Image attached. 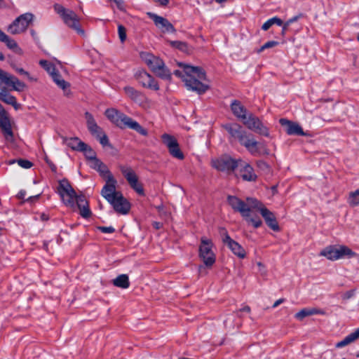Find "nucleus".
<instances>
[{
	"mask_svg": "<svg viewBox=\"0 0 359 359\" xmlns=\"http://www.w3.org/2000/svg\"><path fill=\"white\" fill-rule=\"evenodd\" d=\"M17 162L20 167L26 169L30 168L33 165V163L27 159L20 158L17 160Z\"/></svg>",
	"mask_w": 359,
	"mask_h": 359,
	"instance_id": "obj_45",
	"label": "nucleus"
},
{
	"mask_svg": "<svg viewBox=\"0 0 359 359\" xmlns=\"http://www.w3.org/2000/svg\"><path fill=\"white\" fill-rule=\"evenodd\" d=\"M113 207L115 212L121 215H126L129 212L131 205L130 202L123 196L122 193L118 194L113 201L109 202Z\"/></svg>",
	"mask_w": 359,
	"mask_h": 359,
	"instance_id": "obj_19",
	"label": "nucleus"
},
{
	"mask_svg": "<svg viewBox=\"0 0 359 359\" xmlns=\"http://www.w3.org/2000/svg\"><path fill=\"white\" fill-rule=\"evenodd\" d=\"M34 15L26 13L18 16L8 27V31L12 34H19L27 30L32 22Z\"/></svg>",
	"mask_w": 359,
	"mask_h": 359,
	"instance_id": "obj_8",
	"label": "nucleus"
},
{
	"mask_svg": "<svg viewBox=\"0 0 359 359\" xmlns=\"http://www.w3.org/2000/svg\"><path fill=\"white\" fill-rule=\"evenodd\" d=\"M97 171L100 173V176L106 178V180L109 178L110 175H112L104 163L97 168Z\"/></svg>",
	"mask_w": 359,
	"mask_h": 359,
	"instance_id": "obj_41",
	"label": "nucleus"
},
{
	"mask_svg": "<svg viewBox=\"0 0 359 359\" xmlns=\"http://www.w3.org/2000/svg\"><path fill=\"white\" fill-rule=\"evenodd\" d=\"M97 229L103 233H113L115 232V229L111 226H97Z\"/></svg>",
	"mask_w": 359,
	"mask_h": 359,
	"instance_id": "obj_48",
	"label": "nucleus"
},
{
	"mask_svg": "<svg viewBox=\"0 0 359 359\" xmlns=\"http://www.w3.org/2000/svg\"><path fill=\"white\" fill-rule=\"evenodd\" d=\"M147 15L163 32L175 33L176 32L175 28L168 19L151 12L147 13Z\"/></svg>",
	"mask_w": 359,
	"mask_h": 359,
	"instance_id": "obj_18",
	"label": "nucleus"
},
{
	"mask_svg": "<svg viewBox=\"0 0 359 359\" xmlns=\"http://www.w3.org/2000/svg\"><path fill=\"white\" fill-rule=\"evenodd\" d=\"M45 160H46V163L48 165L50 169L51 170V171L54 173H56L57 170V166L48 158H46Z\"/></svg>",
	"mask_w": 359,
	"mask_h": 359,
	"instance_id": "obj_51",
	"label": "nucleus"
},
{
	"mask_svg": "<svg viewBox=\"0 0 359 359\" xmlns=\"http://www.w3.org/2000/svg\"><path fill=\"white\" fill-rule=\"evenodd\" d=\"M87 128L92 135L102 133V129L97 124L93 116L88 111L85 113Z\"/></svg>",
	"mask_w": 359,
	"mask_h": 359,
	"instance_id": "obj_28",
	"label": "nucleus"
},
{
	"mask_svg": "<svg viewBox=\"0 0 359 359\" xmlns=\"http://www.w3.org/2000/svg\"><path fill=\"white\" fill-rule=\"evenodd\" d=\"M285 302V299H279L276 300L274 304H273V308L277 307L278 305H280L281 303Z\"/></svg>",
	"mask_w": 359,
	"mask_h": 359,
	"instance_id": "obj_61",
	"label": "nucleus"
},
{
	"mask_svg": "<svg viewBox=\"0 0 359 359\" xmlns=\"http://www.w3.org/2000/svg\"><path fill=\"white\" fill-rule=\"evenodd\" d=\"M233 114L243 123L248 118L247 109L238 100H233L230 104Z\"/></svg>",
	"mask_w": 359,
	"mask_h": 359,
	"instance_id": "obj_24",
	"label": "nucleus"
},
{
	"mask_svg": "<svg viewBox=\"0 0 359 359\" xmlns=\"http://www.w3.org/2000/svg\"><path fill=\"white\" fill-rule=\"evenodd\" d=\"M53 8L68 27L81 36L85 34L84 30L81 27L79 18L74 11L67 9L59 4H55Z\"/></svg>",
	"mask_w": 359,
	"mask_h": 359,
	"instance_id": "obj_5",
	"label": "nucleus"
},
{
	"mask_svg": "<svg viewBox=\"0 0 359 359\" xmlns=\"http://www.w3.org/2000/svg\"><path fill=\"white\" fill-rule=\"evenodd\" d=\"M239 159L236 160L229 156L224 155L219 158L212 159L211 165L221 172H233L239 166Z\"/></svg>",
	"mask_w": 359,
	"mask_h": 359,
	"instance_id": "obj_9",
	"label": "nucleus"
},
{
	"mask_svg": "<svg viewBox=\"0 0 359 359\" xmlns=\"http://www.w3.org/2000/svg\"><path fill=\"white\" fill-rule=\"evenodd\" d=\"M355 294V290H348V291H346L344 294H343V299H351V297H353Z\"/></svg>",
	"mask_w": 359,
	"mask_h": 359,
	"instance_id": "obj_52",
	"label": "nucleus"
},
{
	"mask_svg": "<svg viewBox=\"0 0 359 359\" xmlns=\"http://www.w3.org/2000/svg\"><path fill=\"white\" fill-rule=\"evenodd\" d=\"M183 70L176 69L173 74L182 79L187 88L194 91L198 95L205 93L209 89V85L205 83L207 81L205 72L201 67L179 63Z\"/></svg>",
	"mask_w": 359,
	"mask_h": 359,
	"instance_id": "obj_1",
	"label": "nucleus"
},
{
	"mask_svg": "<svg viewBox=\"0 0 359 359\" xmlns=\"http://www.w3.org/2000/svg\"><path fill=\"white\" fill-rule=\"evenodd\" d=\"M278 45V42L276 41H269L265 43L261 48L258 50V53L262 52L264 50L273 48L276 46Z\"/></svg>",
	"mask_w": 359,
	"mask_h": 359,
	"instance_id": "obj_46",
	"label": "nucleus"
},
{
	"mask_svg": "<svg viewBox=\"0 0 359 359\" xmlns=\"http://www.w3.org/2000/svg\"><path fill=\"white\" fill-rule=\"evenodd\" d=\"M12 67L15 70V72L17 73H18L19 74L24 75V76H27L29 80L32 79V78L30 76L29 72L25 71L22 68H19V67H15L14 65H12Z\"/></svg>",
	"mask_w": 359,
	"mask_h": 359,
	"instance_id": "obj_49",
	"label": "nucleus"
},
{
	"mask_svg": "<svg viewBox=\"0 0 359 359\" xmlns=\"http://www.w3.org/2000/svg\"><path fill=\"white\" fill-rule=\"evenodd\" d=\"M142 58L153 72L161 67H162L164 63L160 57H156L152 54L147 53Z\"/></svg>",
	"mask_w": 359,
	"mask_h": 359,
	"instance_id": "obj_27",
	"label": "nucleus"
},
{
	"mask_svg": "<svg viewBox=\"0 0 359 359\" xmlns=\"http://www.w3.org/2000/svg\"><path fill=\"white\" fill-rule=\"evenodd\" d=\"M127 96L134 102L142 104L144 102L146 97L144 94L131 86H126L123 88Z\"/></svg>",
	"mask_w": 359,
	"mask_h": 359,
	"instance_id": "obj_25",
	"label": "nucleus"
},
{
	"mask_svg": "<svg viewBox=\"0 0 359 359\" xmlns=\"http://www.w3.org/2000/svg\"><path fill=\"white\" fill-rule=\"evenodd\" d=\"M51 77H52L53 81L58 86V87H60L62 90H66L67 88L69 87V83L68 82H67L66 81H65L62 78V76L59 74L58 71L55 72L51 76Z\"/></svg>",
	"mask_w": 359,
	"mask_h": 359,
	"instance_id": "obj_35",
	"label": "nucleus"
},
{
	"mask_svg": "<svg viewBox=\"0 0 359 359\" xmlns=\"http://www.w3.org/2000/svg\"><path fill=\"white\" fill-rule=\"evenodd\" d=\"M156 3H158L162 6H166L169 2L170 0H153Z\"/></svg>",
	"mask_w": 359,
	"mask_h": 359,
	"instance_id": "obj_60",
	"label": "nucleus"
},
{
	"mask_svg": "<svg viewBox=\"0 0 359 359\" xmlns=\"http://www.w3.org/2000/svg\"><path fill=\"white\" fill-rule=\"evenodd\" d=\"M80 151L83 152L86 157L90 161H91L93 159V158L96 157V154L94 151V150L90 146H88L87 144H86V147L85 149L80 150Z\"/></svg>",
	"mask_w": 359,
	"mask_h": 359,
	"instance_id": "obj_42",
	"label": "nucleus"
},
{
	"mask_svg": "<svg viewBox=\"0 0 359 359\" xmlns=\"http://www.w3.org/2000/svg\"><path fill=\"white\" fill-rule=\"evenodd\" d=\"M359 338V327L354 332L348 334L343 340L337 342L335 345L336 348H340L355 341Z\"/></svg>",
	"mask_w": 359,
	"mask_h": 359,
	"instance_id": "obj_31",
	"label": "nucleus"
},
{
	"mask_svg": "<svg viewBox=\"0 0 359 359\" xmlns=\"http://www.w3.org/2000/svg\"><path fill=\"white\" fill-rule=\"evenodd\" d=\"M112 1H114L116 6H117V8L120 10V11H124L125 8H124V5H123V0H112Z\"/></svg>",
	"mask_w": 359,
	"mask_h": 359,
	"instance_id": "obj_56",
	"label": "nucleus"
},
{
	"mask_svg": "<svg viewBox=\"0 0 359 359\" xmlns=\"http://www.w3.org/2000/svg\"><path fill=\"white\" fill-rule=\"evenodd\" d=\"M222 127L227 131L229 142H238L253 156L259 154V142L254 138V135L248 133L241 125L237 123H227Z\"/></svg>",
	"mask_w": 359,
	"mask_h": 359,
	"instance_id": "obj_3",
	"label": "nucleus"
},
{
	"mask_svg": "<svg viewBox=\"0 0 359 359\" xmlns=\"http://www.w3.org/2000/svg\"><path fill=\"white\" fill-rule=\"evenodd\" d=\"M272 21L271 19H269L266 20L262 26V29L264 31L268 30L271 26H272Z\"/></svg>",
	"mask_w": 359,
	"mask_h": 359,
	"instance_id": "obj_55",
	"label": "nucleus"
},
{
	"mask_svg": "<svg viewBox=\"0 0 359 359\" xmlns=\"http://www.w3.org/2000/svg\"><path fill=\"white\" fill-rule=\"evenodd\" d=\"M227 203L235 212H238L243 217H247L249 215L250 208L248 207L245 201H242L236 196L229 195L227 196Z\"/></svg>",
	"mask_w": 359,
	"mask_h": 359,
	"instance_id": "obj_17",
	"label": "nucleus"
},
{
	"mask_svg": "<svg viewBox=\"0 0 359 359\" xmlns=\"http://www.w3.org/2000/svg\"><path fill=\"white\" fill-rule=\"evenodd\" d=\"M290 25L285 22V23H283V25H282V32H281V34L283 36H285V32L287 31V29H288Z\"/></svg>",
	"mask_w": 359,
	"mask_h": 359,
	"instance_id": "obj_59",
	"label": "nucleus"
},
{
	"mask_svg": "<svg viewBox=\"0 0 359 359\" xmlns=\"http://www.w3.org/2000/svg\"><path fill=\"white\" fill-rule=\"evenodd\" d=\"M162 224L160 223V222H154L153 223V226L156 229H159L161 227Z\"/></svg>",
	"mask_w": 359,
	"mask_h": 359,
	"instance_id": "obj_62",
	"label": "nucleus"
},
{
	"mask_svg": "<svg viewBox=\"0 0 359 359\" xmlns=\"http://www.w3.org/2000/svg\"><path fill=\"white\" fill-rule=\"evenodd\" d=\"M213 243L210 239L205 237L201 238L199 246V257L207 267L212 266L216 260L215 255L212 251Z\"/></svg>",
	"mask_w": 359,
	"mask_h": 359,
	"instance_id": "obj_7",
	"label": "nucleus"
},
{
	"mask_svg": "<svg viewBox=\"0 0 359 359\" xmlns=\"http://www.w3.org/2000/svg\"><path fill=\"white\" fill-rule=\"evenodd\" d=\"M41 219L43 221H47V220H48V219H49V217H48V216L46 214H45V213H42V214L41 215Z\"/></svg>",
	"mask_w": 359,
	"mask_h": 359,
	"instance_id": "obj_64",
	"label": "nucleus"
},
{
	"mask_svg": "<svg viewBox=\"0 0 359 359\" xmlns=\"http://www.w3.org/2000/svg\"><path fill=\"white\" fill-rule=\"evenodd\" d=\"M27 194V192L24 189H21L18 194H17V197L19 198V199H25V197Z\"/></svg>",
	"mask_w": 359,
	"mask_h": 359,
	"instance_id": "obj_58",
	"label": "nucleus"
},
{
	"mask_svg": "<svg viewBox=\"0 0 359 359\" xmlns=\"http://www.w3.org/2000/svg\"><path fill=\"white\" fill-rule=\"evenodd\" d=\"M256 164H257V168L259 170H261L262 171H264L265 172H267L269 171V166L266 163V162H265L264 161L259 160L257 161Z\"/></svg>",
	"mask_w": 359,
	"mask_h": 359,
	"instance_id": "obj_47",
	"label": "nucleus"
},
{
	"mask_svg": "<svg viewBox=\"0 0 359 359\" xmlns=\"http://www.w3.org/2000/svg\"><path fill=\"white\" fill-rule=\"evenodd\" d=\"M320 255L325 257L329 260L336 261L345 257L352 258L357 254L346 245H330L321 250Z\"/></svg>",
	"mask_w": 359,
	"mask_h": 359,
	"instance_id": "obj_6",
	"label": "nucleus"
},
{
	"mask_svg": "<svg viewBox=\"0 0 359 359\" xmlns=\"http://www.w3.org/2000/svg\"><path fill=\"white\" fill-rule=\"evenodd\" d=\"M325 315V312L323 309L317 308H304L295 314V318L299 320H303L305 317L312 315Z\"/></svg>",
	"mask_w": 359,
	"mask_h": 359,
	"instance_id": "obj_29",
	"label": "nucleus"
},
{
	"mask_svg": "<svg viewBox=\"0 0 359 359\" xmlns=\"http://www.w3.org/2000/svg\"><path fill=\"white\" fill-rule=\"evenodd\" d=\"M259 212L263 217L266 224L270 229L274 231H280V226L273 212H272L266 207H261L259 208Z\"/></svg>",
	"mask_w": 359,
	"mask_h": 359,
	"instance_id": "obj_22",
	"label": "nucleus"
},
{
	"mask_svg": "<svg viewBox=\"0 0 359 359\" xmlns=\"http://www.w3.org/2000/svg\"><path fill=\"white\" fill-rule=\"evenodd\" d=\"M168 43L172 47L183 53H188L190 51L189 46L186 42L181 41H169Z\"/></svg>",
	"mask_w": 359,
	"mask_h": 359,
	"instance_id": "obj_36",
	"label": "nucleus"
},
{
	"mask_svg": "<svg viewBox=\"0 0 359 359\" xmlns=\"http://www.w3.org/2000/svg\"><path fill=\"white\" fill-rule=\"evenodd\" d=\"M240 172L242 179L244 181L248 182H255L257 175L255 174L253 168L245 162H243L241 159H239Z\"/></svg>",
	"mask_w": 359,
	"mask_h": 359,
	"instance_id": "obj_23",
	"label": "nucleus"
},
{
	"mask_svg": "<svg viewBox=\"0 0 359 359\" xmlns=\"http://www.w3.org/2000/svg\"><path fill=\"white\" fill-rule=\"evenodd\" d=\"M219 233L222 236L223 243L225 244L236 256L240 259H244L246 257V252L244 248L238 242L230 237L225 228H221Z\"/></svg>",
	"mask_w": 359,
	"mask_h": 359,
	"instance_id": "obj_11",
	"label": "nucleus"
},
{
	"mask_svg": "<svg viewBox=\"0 0 359 359\" xmlns=\"http://www.w3.org/2000/svg\"><path fill=\"white\" fill-rule=\"evenodd\" d=\"M161 139L163 144L168 147V151L172 157L179 160H183L184 158V155L180 148L177 140L174 136L165 133L161 136Z\"/></svg>",
	"mask_w": 359,
	"mask_h": 359,
	"instance_id": "obj_13",
	"label": "nucleus"
},
{
	"mask_svg": "<svg viewBox=\"0 0 359 359\" xmlns=\"http://www.w3.org/2000/svg\"><path fill=\"white\" fill-rule=\"evenodd\" d=\"M119 169L130 187L139 195L144 196V191L143 187L142 184L138 182V177L135 171L130 167L123 165L119 166Z\"/></svg>",
	"mask_w": 359,
	"mask_h": 359,
	"instance_id": "obj_12",
	"label": "nucleus"
},
{
	"mask_svg": "<svg viewBox=\"0 0 359 359\" xmlns=\"http://www.w3.org/2000/svg\"><path fill=\"white\" fill-rule=\"evenodd\" d=\"M1 84L19 92L22 91L26 87L25 83L20 81L16 76L0 69V85Z\"/></svg>",
	"mask_w": 359,
	"mask_h": 359,
	"instance_id": "obj_14",
	"label": "nucleus"
},
{
	"mask_svg": "<svg viewBox=\"0 0 359 359\" xmlns=\"http://www.w3.org/2000/svg\"><path fill=\"white\" fill-rule=\"evenodd\" d=\"M113 284L120 288L126 289L130 286L128 276L126 274H121L112 280Z\"/></svg>",
	"mask_w": 359,
	"mask_h": 359,
	"instance_id": "obj_33",
	"label": "nucleus"
},
{
	"mask_svg": "<svg viewBox=\"0 0 359 359\" xmlns=\"http://www.w3.org/2000/svg\"><path fill=\"white\" fill-rule=\"evenodd\" d=\"M243 123L251 131L264 137L269 136V128L262 123L259 117L252 113L248 114V118Z\"/></svg>",
	"mask_w": 359,
	"mask_h": 359,
	"instance_id": "obj_10",
	"label": "nucleus"
},
{
	"mask_svg": "<svg viewBox=\"0 0 359 359\" xmlns=\"http://www.w3.org/2000/svg\"><path fill=\"white\" fill-rule=\"evenodd\" d=\"M57 194L66 206L73 210L77 207L80 210V215L83 218L87 219L90 217L92 213L85 196L76 195V191L66 178L59 181Z\"/></svg>",
	"mask_w": 359,
	"mask_h": 359,
	"instance_id": "obj_2",
	"label": "nucleus"
},
{
	"mask_svg": "<svg viewBox=\"0 0 359 359\" xmlns=\"http://www.w3.org/2000/svg\"><path fill=\"white\" fill-rule=\"evenodd\" d=\"M91 161V165L90 167L95 170H97V168L99 167H100V165L102 164V161H101L99 158H97V157H95V158H93V159L90 161Z\"/></svg>",
	"mask_w": 359,
	"mask_h": 359,
	"instance_id": "obj_50",
	"label": "nucleus"
},
{
	"mask_svg": "<svg viewBox=\"0 0 359 359\" xmlns=\"http://www.w3.org/2000/svg\"><path fill=\"white\" fill-rule=\"evenodd\" d=\"M0 128L5 137L8 139L13 138V132L12 130L11 123L8 113L0 103Z\"/></svg>",
	"mask_w": 359,
	"mask_h": 359,
	"instance_id": "obj_20",
	"label": "nucleus"
},
{
	"mask_svg": "<svg viewBox=\"0 0 359 359\" xmlns=\"http://www.w3.org/2000/svg\"><path fill=\"white\" fill-rule=\"evenodd\" d=\"M135 79L144 88L154 90H159V85L155 79L144 70H140L135 73Z\"/></svg>",
	"mask_w": 359,
	"mask_h": 359,
	"instance_id": "obj_15",
	"label": "nucleus"
},
{
	"mask_svg": "<svg viewBox=\"0 0 359 359\" xmlns=\"http://www.w3.org/2000/svg\"><path fill=\"white\" fill-rule=\"evenodd\" d=\"M118 37H119L121 41V42L125 41L127 36H126V29L123 25H119L118 26Z\"/></svg>",
	"mask_w": 359,
	"mask_h": 359,
	"instance_id": "obj_44",
	"label": "nucleus"
},
{
	"mask_svg": "<svg viewBox=\"0 0 359 359\" xmlns=\"http://www.w3.org/2000/svg\"><path fill=\"white\" fill-rule=\"evenodd\" d=\"M40 196H41V194H39L36 196H30V197L27 198V199H25V201H27L30 203H34L36 200H38Z\"/></svg>",
	"mask_w": 359,
	"mask_h": 359,
	"instance_id": "obj_57",
	"label": "nucleus"
},
{
	"mask_svg": "<svg viewBox=\"0 0 359 359\" xmlns=\"http://www.w3.org/2000/svg\"><path fill=\"white\" fill-rule=\"evenodd\" d=\"M271 19L272 21V22H271L272 25H275V24L277 25L278 26L283 25V22L280 18L276 16V17L271 18Z\"/></svg>",
	"mask_w": 359,
	"mask_h": 359,
	"instance_id": "obj_54",
	"label": "nucleus"
},
{
	"mask_svg": "<svg viewBox=\"0 0 359 359\" xmlns=\"http://www.w3.org/2000/svg\"><path fill=\"white\" fill-rule=\"evenodd\" d=\"M104 114L111 122L119 128L124 129L128 128L145 137L149 134L148 130L143 128L137 121L117 109L114 108L107 109Z\"/></svg>",
	"mask_w": 359,
	"mask_h": 359,
	"instance_id": "obj_4",
	"label": "nucleus"
},
{
	"mask_svg": "<svg viewBox=\"0 0 359 359\" xmlns=\"http://www.w3.org/2000/svg\"><path fill=\"white\" fill-rule=\"evenodd\" d=\"M97 139L99 140L100 143L103 146H108L109 147H112L111 144L109 143V138L107 135L102 131V133H99L97 135H93Z\"/></svg>",
	"mask_w": 359,
	"mask_h": 359,
	"instance_id": "obj_39",
	"label": "nucleus"
},
{
	"mask_svg": "<svg viewBox=\"0 0 359 359\" xmlns=\"http://www.w3.org/2000/svg\"><path fill=\"white\" fill-rule=\"evenodd\" d=\"M304 15L302 13H299L289 20H287L286 22L290 25L292 23L297 21L299 19L303 18Z\"/></svg>",
	"mask_w": 359,
	"mask_h": 359,
	"instance_id": "obj_53",
	"label": "nucleus"
},
{
	"mask_svg": "<svg viewBox=\"0 0 359 359\" xmlns=\"http://www.w3.org/2000/svg\"><path fill=\"white\" fill-rule=\"evenodd\" d=\"M279 123L283 126H287L286 133L289 135L309 136L308 133H305L301 126L294 121L286 118H280Z\"/></svg>",
	"mask_w": 359,
	"mask_h": 359,
	"instance_id": "obj_21",
	"label": "nucleus"
},
{
	"mask_svg": "<svg viewBox=\"0 0 359 359\" xmlns=\"http://www.w3.org/2000/svg\"><path fill=\"white\" fill-rule=\"evenodd\" d=\"M157 76L162 79L170 81L172 79V74L170 71L165 67V63L159 69H157L154 72Z\"/></svg>",
	"mask_w": 359,
	"mask_h": 359,
	"instance_id": "obj_34",
	"label": "nucleus"
},
{
	"mask_svg": "<svg viewBox=\"0 0 359 359\" xmlns=\"http://www.w3.org/2000/svg\"><path fill=\"white\" fill-rule=\"evenodd\" d=\"M117 182L114 179L112 175H110L108 179L106 180V184L102 187L101 190V195L103 196L108 202L110 201H113L114 197L118 196L121 191H118L116 190V184Z\"/></svg>",
	"mask_w": 359,
	"mask_h": 359,
	"instance_id": "obj_16",
	"label": "nucleus"
},
{
	"mask_svg": "<svg viewBox=\"0 0 359 359\" xmlns=\"http://www.w3.org/2000/svg\"><path fill=\"white\" fill-rule=\"evenodd\" d=\"M239 311H245L249 313L250 311V308L248 306H245L243 308L241 309Z\"/></svg>",
	"mask_w": 359,
	"mask_h": 359,
	"instance_id": "obj_63",
	"label": "nucleus"
},
{
	"mask_svg": "<svg viewBox=\"0 0 359 359\" xmlns=\"http://www.w3.org/2000/svg\"><path fill=\"white\" fill-rule=\"evenodd\" d=\"M248 205L250 208H256L259 211L261 207H264L262 203L255 198H247Z\"/></svg>",
	"mask_w": 359,
	"mask_h": 359,
	"instance_id": "obj_40",
	"label": "nucleus"
},
{
	"mask_svg": "<svg viewBox=\"0 0 359 359\" xmlns=\"http://www.w3.org/2000/svg\"><path fill=\"white\" fill-rule=\"evenodd\" d=\"M0 41L4 42L7 47L13 50L15 53L21 54L22 49L18 46L16 41L7 36L4 32L0 29Z\"/></svg>",
	"mask_w": 359,
	"mask_h": 359,
	"instance_id": "obj_30",
	"label": "nucleus"
},
{
	"mask_svg": "<svg viewBox=\"0 0 359 359\" xmlns=\"http://www.w3.org/2000/svg\"><path fill=\"white\" fill-rule=\"evenodd\" d=\"M244 218L246 219L247 222L252 223L253 226L256 229L260 227L262 224V222L258 216H256L255 217H250L248 216Z\"/></svg>",
	"mask_w": 359,
	"mask_h": 359,
	"instance_id": "obj_43",
	"label": "nucleus"
},
{
	"mask_svg": "<svg viewBox=\"0 0 359 359\" xmlns=\"http://www.w3.org/2000/svg\"><path fill=\"white\" fill-rule=\"evenodd\" d=\"M66 143L74 151H80V150H84L86 147V144L76 137L67 138Z\"/></svg>",
	"mask_w": 359,
	"mask_h": 359,
	"instance_id": "obj_32",
	"label": "nucleus"
},
{
	"mask_svg": "<svg viewBox=\"0 0 359 359\" xmlns=\"http://www.w3.org/2000/svg\"><path fill=\"white\" fill-rule=\"evenodd\" d=\"M347 201L349 205L351 207L359 205V188L355 191H352L349 194Z\"/></svg>",
	"mask_w": 359,
	"mask_h": 359,
	"instance_id": "obj_38",
	"label": "nucleus"
},
{
	"mask_svg": "<svg viewBox=\"0 0 359 359\" xmlns=\"http://www.w3.org/2000/svg\"><path fill=\"white\" fill-rule=\"evenodd\" d=\"M0 100L7 104L13 106L15 110L20 108V104L17 102L16 97L11 95L6 87L1 88Z\"/></svg>",
	"mask_w": 359,
	"mask_h": 359,
	"instance_id": "obj_26",
	"label": "nucleus"
},
{
	"mask_svg": "<svg viewBox=\"0 0 359 359\" xmlns=\"http://www.w3.org/2000/svg\"><path fill=\"white\" fill-rule=\"evenodd\" d=\"M39 65L43 67L50 76H52L57 70L53 63L46 60H41Z\"/></svg>",
	"mask_w": 359,
	"mask_h": 359,
	"instance_id": "obj_37",
	"label": "nucleus"
}]
</instances>
